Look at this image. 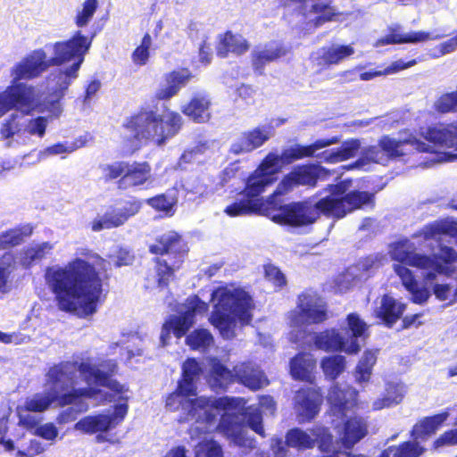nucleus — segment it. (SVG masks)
I'll return each instance as SVG.
<instances>
[{
  "instance_id": "obj_1",
  "label": "nucleus",
  "mask_w": 457,
  "mask_h": 457,
  "mask_svg": "<svg viewBox=\"0 0 457 457\" xmlns=\"http://www.w3.org/2000/svg\"><path fill=\"white\" fill-rule=\"evenodd\" d=\"M81 254L93 259L96 265L75 258L64 267L47 269L46 279L60 311H79L82 317H88L97 312L105 298L104 287H109L111 263L98 253L87 251Z\"/></svg>"
},
{
  "instance_id": "obj_2",
  "label": "nucleus",
  "mask_w": 457,
  "mask_h": 457,
  "mask_svg": "<svg viewBox=\"0 0 457 457\" xmlns=\"http://www.w3.org/2000/svg\"><path fill=\"white\" fill-rule=\"evenodd\" d=\"M331 195L315 201L308 197L302 201L291 202L278 207L271 220L280 225L301 228L312 225L321 215L340 220L348 213L365 207L375 206V194L369 191L351 190L345 193L343 182L328 185Z\"/></svg>"
},
{
  "instance_id": "obj_3",
  "label": "nucleus",
  "mask_w": 457,
  "mask_h": 457,
  "mask_svg": "<svg viewBox=\"0 0 457 457\" xmlns=\"http://www.w3.org/2000/svg\"><path fill=\"white\" fill-rule=\"evenodd\" d=\"M93 37L94 35L87 37L81 30H77L69 39L57 41L53 45L54 54L50 59H46L43 49L34 50L12 68L13 80L32 79L40 76L50 66H61L74 61L70 67L59 70L54 74L56 85L53 94L57 100L62 98L71 82L78 78L79 70L91 46Z\"/></svg>"
},
{
  "instance_id": "obj_4",
  "label": "nucleus",
  "mask_w": 457,
  "mask_h": 457,
  "mask_svg": "<svg viewBox=\"0 0 457 457\" xmlns=\"http://www.w3.org/2000/svg\"><path fill=\"white\" fill-rule=\"evenodd\" d=\"M183 123V118L176 111L168 110L164 115H160L155 111L141 107L122 124L131 133L123 138V144L130 154L139 150L142 145L153 143L162 146L179 134Z\"/></svg>"
},
{
  "instance_id": "obj_5",
  "label": "nucleus",
  "mask_w": 457,
  "mask_h": 457,
  "mask_svg": "<svg viewBox=\"0 0 457 457\" xmlns=\"http://www.w3.org/2000/svg\"><path fill=\"white\" fill-rule=\"evenodd\" d=\"M190 247L184 236L174 229L164 231L154 237L148 245L153 254L155 283L159 289H168L176 278V272L185 263Z\"/></svg>"
},
{
  "instance_id": "obj_6",
  "label": "nucleus",
  "mask_w": 457,
  "mask_h": 457,
  "mask_svg": "<svg viewBox=\"0 0 457 457\" xmlns=\"http://www.w3.org/2000/svg\"><path fill=\"white\" fill-rule=\"evenodd\" d=\"M239 399L228 396L218 398L195 397L189 399L187 415L195 418L197 421L212 424L216 420L213 410L225 411L221 414L216 430L238 446H246L249 439L245 434V423L240 414L229 412L228 410L237 406Z\"/></svg>"
},
{
  "instance_id": "obj_7",
  "label": "nucleus",
  "mask_w": 457,
  "mask_h": 457,
  "mask_svg": "<svg viewBox=\"0 0 457 457\" xmlns=\"http://www.w3.org/2000/svg\"><path fill=\"white\" fill-rule=\"evenodd\" d=\"M416 247L409 239L395 242L390 250L393 260L399 264L409 265L420 270L434 269L440 274L450 276V266L457 262V252L451 246L440 245L439 255H427L415 252Z\"/></svg>"
},
{
  "instance_id": "obj_8",
  "label": "nucleus",
  "mask_w": 457,
  "mask_h": 457,
  "mask_svg": "<svg viewBox=\"0 0 457 457\" xmlns=\"http://www.w3.org/2000/svg\"><path fill=\"white\" fill-rule=\"evenodd\" d=\"M252 297L244 290L221 293L212 312L211 323L221 334L228 332L236 320L242 324H249L252 320Z\"/></svg>"
},
{
  "instance_id": "obj_9",
  "label": "nucleus",
  "mask_w": 457,
  "mask_h": 457,
  "mask_svg": "<svg viewBox=\"0 0 457 457\" xmlns=\"http://www.w3.org/2000/svg\"><path fill=\"white\" fill-rule=\"evenodd\" d=\"M329 318L328 304L313 288H305L297 296L295 310L291 313V322L297 327L320 325Z\"/></svg>"
},
{
  "instance_id": "obj_10",
  "label": "nucleus",
  "mask_w": 457,
  "mask_h": 457,
  "mask_svg": "<svg viewBox=\"0 0 457 457\" xmlns=\"http://www.w3.org/2000/svg\"><path fill=\"white\" fill-rule=\"evenodd\" d=\"M279 173L278 169L273 166L270 158L265 155L261 161L257 168L249 174L245 179L244 188L238 195H246L253 200H260L262 205L268 210L275 209V198L280 194H275V191L268 196L267 199L262 197V194L266 188L272 185L277 178L276 175Z\"/></svg>"
},
{
  "instance_id": "obj_11",
  "label": "nucleus",
  "mask_w": 457,
  "mask_h": 457,
  "mask_svg": "<svg viewBox=\"0 0 457 457\" xmlns=\"http://www.w3.org/2000/svg\"><path fill=\"white\" fill-rule=\"evenodd\" d=\"M331 175V170L319 162L301 163L293 167L281 179L277 186L275 194L284 195L299 187L314 188L320 180L328 179Z\"/></svg>"
},
{
  "instance_id": "obj_12",
  "label": "nucleus",
  "mask_w": 457,
  "mask_h": 457,
  "mask_svg": "<svg viewBox=\"0 0 457 457\" xmlns=\"http://www.w3.org/2000/svg\"><path fill=\"white\" fill-rule=\"evenodd\" d=\"M119 400H121L124 403L116 404L112 414L99 413L86 416L75 424V428L88 435L98 433L96 436L97 443L108 441L106 436L102 433L108 432L109 430L116 428L124 420L129 411V405L127 403L129 397L120 395Z\"/></svg>"
},
{
  "instance_id": "obj_13",
  "label": "nucleus",
  "mask_w": 457,
  "mask_h": 457,
  "mask_svg": "<svg viewBox=\"0 0 457 457\" xmlns=\"http://www.w3.org/2000/svg\"><path fill=\"white\" fill-rule=\"evenodd\" d=\"M339 141L340 137L337 136L328 138H319L309 145L295 144L286 147L281 151L280 154L270 152L266 154V156L270 158L273 166L280 172L284 166L290 165L299 160L312 158L315 156L317 150L337 144Z\"/></svg>"
},
{
  "instance_id": "obj_14",
  "label": "nucleus",
  "mask_w": 457,
  "mask_h": 457,
  "mask_svg": "<svg viewBox=\"0 0 457 457\" xmlns=\"http://www.w3.org/2000/svg\"><path fill=\"white\" fill-rule=\"evenodd\" d=\"M36 107V95L33 87L17 83L0 92V117L12 109L29 114Z\"/></svg>"
},
{
  "instance_id": "obj_15",
  "label": "nucleus",
  "mask_w": 457,
  "mask_h": 457,
  "mask_svg": "<svg viewBox=\"0 0 457 457\" xmlns=\"http://www.w3.org/2000/svg\"><path fill=\"white\" fill-rule=\"evenodd\" d=\"M143 206L141 200L131 196L121 202L120 207H112L101 218L92 220L91 229L95 232L111 229L124 225L131 217L137 214Z\"/></svg>"
},
{
  "instance_id": "obj_16",
  "label": "nucleus",
  "mask_w": 457,
  "mask_h": 457,
  "mask_svg": "<svg viewBox=\"0 0 457 457\" xmlns=\"http://www.w3.org/2000/svg\"><path fill=\"white\" fill-rule=\"evenodd\" d=\"M284 5H295V12L303 17L311 13H317L311 21L312 27L319 28L325 23L336 21L338 12L329 3L331 0H281Z\"/></svg>"
},
{
  "instance_id": "obj_17",
  "label": "nucleus",
  "mask_w": 457,
  "mask_h": 457,
  "mask_svg": "<svg viewBox=\"0 0 457 457\" xmlns=\"http://www.w3.org/2000/svg\"><path fill=\"white\" fill-rule=\"evenodd\" d=\"M323 394L320 387H301L295 394L294 410L300 422L312 421L320 411Z\"/></svg>"
},
{
  "instance_id": "obj_18",
  "label": "nucleus",
  "mask_w": 457,
  "mask_h": 457,
  "mask_svg": "<svg viewBox=\"0 0 457 457\" xmlns=\"http://www.w3.org/2000/svg\"><path fill=\"white\" fill-rule=\"evenodd\" d=\"M79 362L76 361H62L52 365L46 374V385L53 393H62L73 387L77 382V371Z\"/></svg>"
},
{
  "instance_id": "obj_19",
  "label": "nucleus",
  "mask_w": 457,
  "mask_h": 457,
  "mask_svg": "<svg viewBox=\"0 0 457 457\" xmlns=\"http://www.w3.org/2000/svg\"><path fill=\"white\" fill-rule=\"evenodd\" d=\"M424 138L428 141L426 144L431 149V151L424 154H434L432 161L437 162H448L455 157V155L440 151L442 148L454 147L451 124L446 127H428L424 134Z\"/></svg>"
},
{
  "instance_id": "obj_20",
  "label": "nucleus",
  "mask_w": 457,
  "mask_h": 457,
  "mask_svg": "<svg viewBox=\"0 0 457 457\" xmlns=\"http://www.w3.org/2000/svg\"><path fill=\"white\" fill-rule=\"evenodd\" d=\"M116 370L117 364L112 361H109L107 371L101 370L88 361H80L79 366V371L84 376L87 382H93L96 386L107 387L115 394L121 395L128 391V388L118 380L112 378Z\"/></svg>"
},
{
  "instance_id": "obj_21",
  "label": "nucleus",
  "mask_w": 457,
  "mask_h": 457,
  "mask_svg": "<svg viewBox=\"0 0 457 457\" xmlns=\"http://www.w3.org/2000/svg\"><path fill=\"white\" fill-rule=\"evenodd\" d=\"M378 141L383 154H386L389 158H400L418 153L431 151L426 142L415 137L397 140L389 136H383Z\"/></svg>"
},
{
  "instance_id": "obj_22",
  "label": "nucleus",
  "mask_w": 457,
  "mask_h": 457,
  "mask_svg": "<svg viewBox=\"0 0 457 457\" xmlns=\"http://www.w3.org/2000/svg\"><path fill=\"white\" fill-rule=\"evenodd\" d=\"M313 343L316 348L325 352L345 351L348 354H356L361 350L356 339H352L345 347V339L337 328H326L316 333L313 337Z\"/></svg>"
},
{
  "instance_id": "obj_23",
  "label": "nucleus",
  "mask_w": 457,
  "mask_h": 457,
  "mask_svg": "<svg viewBox=\"0 0 457 457\" xmlns=\"http://www.w3.org/2000/svg\"><path fill=\"white\" fill-rule=\"evenodd\" d=\"M235 382L255 392L270 385V380L259 365L242 361L234 366Z\"/></svg>"
},
{
  "instance_id": "obj_24",
  "label": "nucleus",
  "mask_w": 457,
  "mask_h": 457,
  "mask_svg": "<svg viewBox=\"0 0 457 457\" xmlns=\"http://www.w3.org/2000/svg\"><path fill=\"white\" fill-rule=\"evenodd\" d=\"M212 102L206 93H195L181 106V112L196 124L209 123L212 119Z\"/></svg>"
},
{
  "instance_id": "obj_25",
  "label": "nucleus",
  "mask_w": 457,
  "mask_h": 457,
  "mask_svg": "<svg viewBox=\"0 0 457 457\" xmlns=\"http://www.w3.org/2000/svg\"><path fill=\"white\" fill-rule=\"evenodd\" d=\"M270 137V135L266 127H255L244 131L240 137L231 144L228 152L234 155L251 153L262 146Z\"/></svg>"
},
{
  "instance_id": "obj_26",
  "label": "nucleus",
  "mask_w": 457,
  "mask_h": 457,
  "mask_svg": "<svg viewBox=\"0 0 457 457\" xmlns=\"http://www.w3.org/2000/svg\"><path fill=\"white\" fill-rule=\"evenodd\" d=\"M354 54L351 45H337L320 47L313 55V62L320 71L336 66Z\"/></svg>"
},
{
  "instance_id": "obj_27",
  "label": "nucleus",
  "mask_w": 457,
  "mask_h": 457,
  "mask_svg": "<svg viewBox=\"0 0 457 457\" xmlns=\"http://www.w3.org/2000/svg\"><path fill=\"white\" fill-rule=\"evenodd\" d=\"M288 49L284 44L278 41H271L261 50H254L251 54V63L253 71L262 76L264 75L265 66L268 63L275 62L285 57Z\"/></svg>"
},
{
  "instance_id": "obj_28",
  "label": "nucleus",
  "mask_w": 457,
  "mask_h": 457,
  "mask_svg": "<svg viewBox=\"0 0 457 457\" xmlns=\"http://www.w3.org/2000/svg\"><path fill=\"white\" fill-rule=\"evenodd\" d=\"M193 77L191 71L186 67L166 73L164 75L166 86L159 87L155 91L154 98L157 101H169L176 96Z\"/></svg>"
},
{
  "instance_id": "obj_29",
  "label": "nucleus",
  "mask_w": 457,
  "mask_h": 457,
  "mask_svg": "<svg viewBox=\"0 0 457 457\" xmlns=\"http://www.w3.org/2000/svg\"><path fill=\"white\" fill-rule=\"evenodd\" d=\"M317 361L312 354L299 352L289 361V374L294 380L314 384Z\"/></svg>"
},
{
  "instance_id": "obj_30",
  "label": "nucleus",
  "mask_w": 457,
  "mask_h": 457,
  "mask_svg": "<svg viewBox=\"0 0 457 457\" xmlns=\"http://www.w3.org/2000/svg\"><path fill=\"white\" fill-rule=\"evenodd\" d=\"M152 167L147 162H128L124 176L117 181V187L120 190L137 188L150 182Z\"/></svg>"
},
{
  "instance_id": "obj_31",
  "label": "nucleus",
  "mask_w": 457,
  "mask_h": 457,
  "mask_svg": "<svg viewBox=\"0 0 457 457\" xmlns=\"http://www.w3.org/2000/svg\"><path fill=\"white\" fill-rule=\"evenodd\" d=\"M449 417V409H445L439 413L420 419L410 431L411 438L420 442L427 441L444 426Z\"/></svg>"
},
{
  "instance_id": "obj_32",
  "label": "nucleus",
  "mask_w": 457,
  "mask_h": 457,
  "mask_svg": "<svg viewBox=\"0 0 457 457\" xmlns=\"http://www.w3.org/2000/svg\"><path fill=\"white\" fill-rule=\"evenodd\" d=\"M405 310V303L397 301L387 294H385L381 296L379 306L374 311V317L378 319L386 328H392L403 317Z\"/></svg>"
},
{
  "instance_id": "obj_33",
  "label": "nucleus",
  "mask_w": 457,
  "mask_h": 457,
  "mask_svg": "<svg viewBox=\"0 0 457 457\" xmlns=\"http://www.w3.org/2000/svg\"><path fill=\"white\" fill-rule=\"evenodd\" d=\"M250 48L248 41L240 34L227 30L218 36L216 54L220 58H227L229 53L242 55Z\"/></svg>"
},
{
  "instance_id": "obj_34",
  "label": "nucleus",
  "mask_w": 457,
  "mask_h": 457,
  "mask_svg": "<svg viewBox=\"0 0 457 457\" xmlns=\"http://www.w3.org/2000/svg\"><path fill=\"white\" fill-rule=\"evenodd\" d=\"M420 235L425 240L435 239L440 243L444 237H448L457 242V219L448 217L429 222L422 227Z\"/></svg>"
},
{
  "instance_id": "obj_35",
  "label": "nucleus",
  "mask_w": 457,
  "mask_h": 457,
  "mask_svg": "<svg viewBox=\"0 0 457 457\" xmlns=\"http://www.w3.org/2000/svg\"><path fill=\"white\" fill-rule=\"evenodd\" d=\"M195 308L187 310L179 315L170 316L162 324L161 339L164 343L172 332L177 338L184 337L194 323Z\"/></svg>"
},
{
  "instance_id": "obj_36",
  "label": "nucleus",
  "mask_w": 457,
  "mask_h": 457,
  "mask_svg": "<svg viewBox=\"0 0 457 457\" xmlns=\"http://www.w3.org/2000/svg\"><path fill=\"white\" fill-rule=\"evenodd\" d=\"M209 366L207 381L212 389L225 390L235 382L234 369L229 370L217 357H212L209 360Z\"/></svg>"
},
{
  "instance_id": "obj_37",
  "label": "nucleus",
  "mask_w": 457,
  "mask_h": 457,
  "mask_svg": "<svg viewBox=\"0 0 457 457\" xmlns=\"http://www.w3.org/2000/svg\"><path fill=\"white\" fill-rule=\"evenodd\" d=\"M427 452L417 439L405 440L398 445H392L381 451L378 457H420ZM357 457H366L360 454Z\"/></svg>"
},
{
  "instance_id": "obj_38",
  "label": "nucleus",
  "mask_w": 457,
  "mask_h": 457,
  "mask_svg": "<svg viewBox=\"0 0 457 457\" xmlns=\"http://www.w3.org/2000/svg\"><path fill=\"white\" fill-rule=\"evenodd\" d=\"M361 146L358 139L345 140L340 146L325 150L319 157L326 163H337L354 157Z\"/></svg>"
},
{
  "instance_id": "obj_39",
  "label": "nucleus",
  "mask_w": 457,
  "mask_h": 457,
  "mask_svg": "<svg viewBox=\"0 0 457 457\" xmlns=\"http://www.w3.org/2000/svg\"><path fill=\"white\" fill-rule=\"evenodd\" d=\"M368 434V425L360 417H352L344 422L342 444L345 448H352Z\"/></svg>"
},
{
  "instance_id": "obj_40",
  "label": "nucleus",
  "mask_w": 457,
  "mask_h": 457,
  "mask_svg": "<svg viewBox=\"0 0 457 457\" xmlns=\"http://www.w3.org/2000/svg\"><path fill=\"white\" fill-rule=\"evenodd\" d=\"M429 32L426 31H412L410 33L403 34L399 32L398 28H390L388 33L378 40L380 46L396 45V44H415L431 40Z\"/></svg>"
},
{
  "instance_id": "obj_41",
  "label": "nucleus",
  "mask_w": 457,
  "mask_h": 457,
  "mask_svg": "<svg viewBox=\"0 0 457 457\" xmlns=\"http://www.w3.org/2000/svg\"><path fill=\"white\" fill-rule=\"evenodd\" d=\"M241 197L227 205L224 212L229 217L244 216L252 213L269 212L268 208L262 205L260 200H253L246 195H239Z\"/></svg>"
},
{
  "instance_id": "obj_42",
  "label": "nucleus",
  "mask_w": 457,
  "mask_h": 457,
  "mask_svg": "<svg viewBox=\"0 0 457 457\" xmlns=\"http://www.w3.org/2000/svg\"><path fill=\"white\" fill-rule=\"evenodd\" d=\"M34 227L29 224H20L0 233V251L20 245L26 237L32 235Z\"/></svg>"
},
{
  "instance_id": "obj_43",
  "label": "nucleus",
  "mask_w": 457,
  "mask_h": 457,
  "mask_svg": "<svg viewBox=\"0 0 457 457\" xmlns=\"http://www.w3.org/2000/svg\"><path fill=\"white\" fill-rule=\"evenodd\" d=\"M285 445L297 451H306L315 447V440L312 436L300 428H293L287 430L285 436Z\"/></svg>"
},
{
  "instance_id": "obj_44",
  "label": "nucleus",
  "mask_w": 457,
  "mask_h": 457,
  "mask_svg": "<svg viewBox=\"0 0 457 457\" xmlns=\"http://www.w3.org/2000/svg\"><path fill=\"white\" fill-rule=\"evenodd\" d=\"M328 399L332 413L341 419L345 417L347 411L355 404L347 398L346 392L337 386L331 388Z\"/></svg>"
},
{
  "instance_id": "obj_45",
  "label": "nucleus",
  "mask_w": 457,
  "mask_h": 457,
  "mask_svg": "<svg viewBox=\"0 0 457 457\" xmlns=\"http://www.w3.org/2000/svg\"><path fill=\"white\" fill-rule=\"evenodd\" d=\"M53 249L54 245L50 242H43L24 248L21 256V266L29 269L36 262L44 259Z\"/></svg>"
},
{
  "instance_id": "obj_46",
  "label": "nucleus",
  "mask_w": 457,
  "mask_h": 457,
  "mask_svg": "<svg viewBox=\"0 0 457 457\" xmlns=\"http://www.w3.org/2000/svg\"><path fill=\"white\" fill-rule=\"evenodd\" d=\"M177 197L162 193L145 199V204L163 216L171 217L176 212Z\"/></svg>"
},
{
  "instance_id": "obj_47",
  "label": "nucleus",
  "mask_w": 457,
  "mask_h": 457,
  "mask_svg": "<svg viewBox=\"0 0 457 457\" xmlns=\"http://www.w3.org/2000/svg\"><path fill=\"white\" fill-rule=\"evenodd\" d=\"M16 268V256L12 252H4L0 255V294H7L11 290V275Z\"/></svg>"
},
{
  "instance_id": "obj_48",
  "label": "nucleus",
  "mask_w": 457,
  "mask_h": 457,
  "mask_svg": "<svg viewBox=\"0 0 457 457\" xmlns=\"http://www.w3.org/2000/svg\"><path fill=\"white\" fill-rule=\"evenodd\" d=\"M56 392L48 390L45 393H36L25 400L23 409L27 411L43 412L46 411L53 403L56 402Z\"/></svg>"
},
{
  "instance_id": "obj_49",
  "label": "nucleus",
  "mask_w": 457,
  "mask_h": 457,
  "mask_svg": "<svg viewBox=\"0 0 457 457\" xmlns=\"http://www.w3.org/2000/svg\"><path fill=\"white\" fill-rule=\"evenodd\" d=\"M320 368L328 379L335 380L345 369V358L339 354L326 356L320 361Z\"/></svg>"
},
{
  "instance_id": "obj_50",
  "label": "nucleus",
  "mask_w": 457,
  "mask_h": 457,
  "mask_svg": "<svg viewBox=\"0 0 457 457\" xmlns=\"http://www.w3.org/2000/svg\"><path fill=\"white\" fill-rule=\"evenodd\" d=\"M315 445H318L321 453H330L334 449V437L328 428L324 426H314L310 429Z\"/></svg>"
},
{
  "instance_id": "obj_51",
  "label": "nucleus",
  "mask_w": 457,
  "mask_h": 457,
  "mask_svg": "<svg viewBox=\"0 0 457 457\" xmlns=\"http://www.w3.org/2000/svg\"><path fill=\"white\" fill-rule=\"evenodd\" d=\"M246 420L247 426L256 434L265 437V430L262 423V411L255 405H249L243 408L240 413Z\"/></svg>"
},
{
  "instance_id": "obj_52",
  "label": "nucleus",
  "mask_w": 457,
  "mask_h": 457,
  "mask_svg": "<svg viewBox=\"0 0 457 457\" xmlns=\"http://www.w3.org/2000/svg\"><path fill=\"white\" fill-rule=\"evenodd\" d=\"M128 166L126 161H116L111 163L100 165L102 179L104 182L121 180L125 169Z\"/></svg>"
},
{
  "instance_id": "obj_53",
  "label": "nucleus",
  "mask_w": 457,
  "mask_h": 457,
  "mask_svg": "<svg viewBox=\"0 0 457 457\" xmlns=\"http://www.w3.org/2000/svg\"><path fill=\"white\" fill-rule=\"evenodd\" d=\"M213 342L212 334L204 328L195 329L190 333L187 338L186 343L192 350H198L200 348H206Z\"/></svg>"
},
{
  "instance_id": "obj_54",
  "label": "nucleus",
  "mask_w": 457,
  "mask_h": 457,
  "mask_svg": "<svg viewBox=\"0 0 457 457\" xmlns=\"http://www.w3.org/2000/svg\"><path fill=\"white\" fill-rule=\"evenodd\" d=\"M263 274L267 281L277 289H281L287 285V278L281 270L271 263L263 266Z\"/></svg>"
},
{
  "instance_id": "obj_55",
  "label": "nucleus",
  "mask_w": 457,
  "mask_h": 457,
  "mask_svg": "<svg viewBox=\"0 0 457 457\" xmlns=\"http://www.w3.org/2000/svg\"><path fill=\"white\" fill-rule=\"evenodd\" d=\"M98 6V0H85L82 10L78 12L74 22L79 28L85 27L94 16Z\"/></svg>"
},
{
  "instance_id": "obj_56",
  "label": "nucleus",
  "mask_w": 457,
  "mask_h": 457,
  "mask_svg": "<svg viewBox=\"0 0 457 457\" xmlns=\"http://www.w3.org/2000/svg\"><path fill=\"white\" fill-rule=\"evenodd\" d=\"M151 43V36L145 33L142 37L141 44L132 53L131 58L135 64L142 66L147 62Z\"/></svg>"
},
{
  "instance_id": "obj_57",
  "label": "nucleus",
  "mask_w": 457,
  "mask_h": 457,
  "mask_svg": "<svg viewBox=\"0 0 457 457\" xmlns=\"http://www.w3.org/2000/svg\"><path fill=\"white\" fill-rule=\"evenodd\" d=\"M347 327L352 335V339H356L364 336L368 330V326L362 320L359 314L351 312L346 316Z\"/></svg>"
},
{
  "instance_id": "obj_58",
  "label": "nucleus",
  "mask_w": 457,
  "mask_h": 457,
  "mask_svg": "<svg viewBox=\"0 0 457 457\" xmlns=\"http://www.w3.org/2000/svg\"><path fill=\"white\" fill-rule=\"evenodd\" d=\"M394 270L400 278L403 286L405 289H411L418 281L415 278L413 272L405 265L395 264Z\"/></svg>"
},
{
  "instance_id": "obj_59",
  "label": "nucleus",
  "mask_w": 457,
  "mask_h": 457,
  "mask_svg": "<svg viewBox=\"0 0 457 457\" xmlns=\"http://www.w3.org/2000/svg\"><path fill=\"white\" fill-rule=\"evenodd\" d=\"M197 457H223V452L217 442L210 440L200 445Z\"/></svg>"
},
{
  "instance_id": "obj_60",
  "label": "nucleus",
  "mask_w": 457,
  "mask_h": 457,
  "mask_svg": "<svg viewBox=\"0 0 457 457\" xmlns=\"http://www.w3.org/2000/svg\"><path fill=\"white\" fill-rule=\"evenodd\" d=\"M201 373L199 363L194 358H188L182 367L181 379L194 381Z\"/></svg>"
},
{
  "instance_id": "obj_61",
  "label": "nucleus",
  "mask_w": 457,
  "mask_h": 457,
  "mask_svg": "<svg viewBox=\"0 0 457 457\" xmlns=\"http://www.w3.org/2000/svg\"><path fill=\"white\" fill-rule=\"evenodd\" d=\"M240 161L237 160L230 162L220 173V185L224 187L240 172Z\"/></svg>"
},
{
  "instance_id": "obj_62",
  "label": "nucleus",
  "mask_w": 457,
  "mask_h": 457,
  "mask_svg": "<svg viewBox=\"0 0 457 457\" xmlns=\"http://www.w3.org/2000/svg\"><path fill=\"white\" fill-rule=\"evenodd\" d=\"M113 265L115 268H120L122 266H130L135 261V254L129 249L124 247H119L114 255Z\"/></svg>"
},
{
  "instance_id": "obj_63",
  "label": "nucleus",
  "mask_w": 457,
  "mask_h": 457,
  "mask_svg": "<svg viewBox=\"0 0 457 457\" xmlns=\"http://www.w3.org/2000/svg\"><path fill=\"white\" fill-rule=\"evenodd\" d=\"M361 158L367 162H380L384 158L382 148L378 145H370L366 147L361 153Z\"/></svg>"
},
{
  "instance_id": "obj_64",
  "label": "nucleus",
  "mask_w": 457,
  "mask_h": 457,
  "mask_svg": "<svg viewBox=\"0 0 457 457\" xmlns=\"http://www.w3.org/2000/svg\"><path fill=\"white\" fill-rule=\"evenodd\" d=\"M182 397L196 395V386L194 381L179 378L175 389Z\"/></svg>"
}]
</instances>
